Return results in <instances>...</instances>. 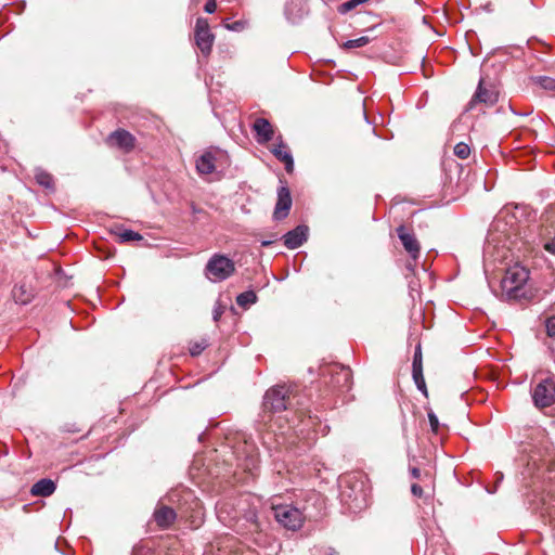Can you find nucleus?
Wrapping results in <instances>:
<instances>
[{"instance_id":"5701e85b","label":"nucleus","mask_w":555,"mask_h":555,"mask_svg":"<svg viewBox=\"0 0 555 555\" xmlns=\"http://www.w3.org/2000/svg\"><path fill=\"white\" fill-rule=\"evenodd\" d=\"M370 42V38L366 36L359 37L357 39H350L343 44L344 49H357L366 46Z\"/></svg>"},{"instance_id":"e433bc0d","label":"nucleus","mask_w":555,"mask_h":555,"mask_svg":"<svg viewBox=\"0 0 555 555\" xmlns=\"http://www.w3.org/2000/svg\"><path fill=\"white\" fill-rule=\"evenodd\" d=\"M411 474H412V476H413L414 478H418V477H420V475H421V472H420V469H418V468L414 467V468H412V469H411Z\"/></svg>"},{"instance_id":"0eeeda50","label":"nucleus","mask_w":555,"mask_h":555,"mask_svg":"<svg viewBox=\"0 0 555 555\" xmlns=\"http://www.w3.org/2000/svg\"><path fill=\"white\" fill-rule=\"evenodd\" d=\"M263 409L270 412H281L289 405L288 389L285 386H275L269 389L263 397Z\"/></svg>"},{"instance_id":"f8f14e48","label":"nucleus","mask_w":555,"mask_h":555,"mask_svg":"<svg viewBox=\"0 0 555 555\" xmlns=\"http://www.w3.org/2000/svg\"><path fill=\"white\" fill-rule=\"evenodd\" d=\"M292 197L287 186L282 185L278 190V202L275 204L273 217L276 220L284 219L291 209Z\"/></svg>"},{"instance_id":"9b49d317","label":"nucleus","mask_w":555,"mask_h":555,"mask_svg":"<svg viewBox=\"0 0 555 555\" xmlns=\"http://www.w3.org/2000/svg\"><path fill=\"white\" fill-rule=\"evenodd\" d=\"M224 157L223 152L220 150H208L205 151L197 159H196V170L199 175H210L212 173L219 160Z\"/></svg>"},{"instance_id":"c9c22d12","label":"nucleus","mask_w":555,"mask_h":555,"mask_svg":"<svg viewBox=\"0 0 555 555\" xmlns=\"http://www.w3.org/2000/svg\"><path fill=\"white\" fill-rule=\"evenodd\" d=\"M324 555H338V552L332 547H327L324 550Z\"/></svg>"},{"instance_id":"4c0bfd02","label":"nucleus","mask_w":555,"mask_h":555,"mask_svg":"<svg viewBox=\"0 0 555 555\" xmlns=\"http://www.w3.org/2000/svg\"><path fill=\"white\" fill-rule=\"evenodd\" d=\"M14 297H15L16 301H20L22 304H26L28 301V298L24 299V298L18 297L16 294V291H14Z\"/></svg>"},{"instance_id":"ea45409f","label":"nucleus","mask_w":555,"mask_h":555,"mask_svg":"<svg viewBox=\"0 0 555 555\" xmlns=\"http://www.w3.org/2000/svg\"><path fill=\"white\" fill-rule=\"evenodd\" d=\"M219 315H220V313L218 311H216L215 317H214L216 321L218 320Z\"/></svg>"},{"instance_id":"393cba45","label":"nucleus","mask_w":555,"mask_h":555,"mask_svg":"<svg viewBox=\"0 0 555 555\" xmlns=\"http://www.w3.org/2000/svg\"><path fill=\"white\" fill-rule=\"evenodd\" d=\"M369 0H349V1H346L344 3H341L339 7H338V12L340 14H346L348 13L349 11L353 10L354 8H357L358 5L362 4V3H365L367 2Z\"/></svg>"},{"instance_id":"c85d7f7f","label":"nucleus","mask_w":555,"mask_h":555,"mask_svg":"<svg viewBox=\"0 0 555 555\" xmlns=\"http://www.w3.org/2000/svg\"><path fill=\"white\" fill-rule=\"evenodd\" d=\"M422 354H421V347L418 346L415 350L414 357H413V363H412V370H422Z\"/></svg>"},{"instance_id":"f03ea898","label":"nucleus","mask_w":555,"mask_h":555,"mask_svg":"<svg viewBox=\"0 0 555 555\" xmlns=\"http://www.w3.org/2000/svg\"><path fill=\"white\" fill-rule=\"evenodd\" d=\"M502 297L507 301H528L533 297L529 285V270L515 263L506 269L501 281Z\"/></svg>"},{"instance_id":"bb28decb","label":"nucleus","mask_w":555,"mask_h":555,"mask_svg":"<svg viewBox=\"0 0 555 555\" xmlns=\"http://www.w3.org/2000/svg\"><path fill=\"white\" fill-rule=\"evenodd\" d=\"M119 238L121 242H130V241H140L142 236L140 233L134 232L132 230H122L119 233Z\"/></svg>"},{"instance_id":"aec40b11","label":"nucleus","mask_w":555,"mask_h":555,"mask_svg":"<svg viewBox=\"0 0 555 555\" xmlns=\"http://www.w3.org/2000/svg\"><path fill=\"white\" fill-rule=\"evenodd\" d=\"M35 179L37 183L40 184L41 186L46 189H53L54 179L49 172L42 169H36Z\"/></svg>"},{"instance_id":"2f4dec72","label":"nucleus","mask_w":555,"mask_h":555,"mask_svg":"<svg viewBox=\"0 0 555 555\" xmlns=\"http://www.w3.org/2000/svg\"><path fill=\"white\" fill-rule=\"evenodd\" d=\"M428 420H429V424H430L431 430L434 433H438L439 420H438L437 415L434 412H429L428 413Z\"/></svg>"},{"instance_id":"6e6552de","label":"nucleus","mask_w":555,"mask_h":555,"mask_svg":"<svg viewBox=\"0 0 555 555\" xmlns=\"http://www.w3.org/2000/svg\"><path fill=\"white\" fill-rule=\"evenodd\" d=\"M330 377V385L334 390L346 392L352 386V373L347 366L334 363L327 367Z\"/></svg>"},{"instance_id":"9d476101","label":"nucleus","mask_w":555,"mask_h":555,"mask_svg":"<svg viewBox=\"0 0 555 555\" xmlns=\"http://www.w3.org/2000/svg\"><path fill=\"white\" fill-rule=\"evenodd\" d=\"M397 234L411 260L416 262L420 257L421 246L415 234L412 231H409L404 225L397 228ZM414 266L415 263L409 262L406 268L409 270H413Z\"/></svg>"},{"instance_id":"4be33fe9","label":"nucleus","mask_w":555,"mask_h":555,"mask_svg":"<svg viewBox=\"0 0 555 555\" xmlns=\"http://www.w3.org/2000/svg\"><path fill=\"white\" fill-rule=\"evenodd\" d=\"M534 82L539 85L545 91L552 92L555 94V78L547 76H538L533 78Z\"/></svg>"},{"instance_id":"412c9836","label":"nucleus","mask_w":555,"mask_h":555,"mask_svg":"<svg viewBox=\"0 0 555 555\" xmlns=\"http://www.w3.org/2000/svg\"><path fill=\"white\" fill-rule=\"evenodd\" d=\"M256 301H257V295L253 291L243 292L236 297V304L241 308H244V309L248 308L250 305L255 304Z\"/></svg>"},{"instance_id":"a211bd4d","label":"nucleus","mask_w":555,"mask_h":555,"mask_svg":"<svg viewBox=\"0 0 555 555\" xmlns=\"http://www.w3.org/2000/svg\"><path fill=\"white\" fill-rule=\"evenodd\" d=\"M271 152L280 162L284 163L287 172L293 171V156L288 150V146L282 141L281 138L280 141L276 144H274Z\"/></svg>"},{"instance_id":"423d86ee","label":"nucleus","mask_w":555,"mask_h":555,"mask_svg":"<svg viewBox=\"0 0 555 555\" xmlns=\"http://www.w3.org/2000/svg\"><path fill=\"white\" fill-rule=\"evenodd\" d=\"M242 519L246 522L247 531L243 532L246 539L250 540L257 546H266L269 542V535L264 532L263 526L258 519L256 508L246 511Z\"/></svg>"},{"instance_id":"c03bdc74","label":"nucleus","mask_w":555,"mask_h":555,"mask_svg":"<svg viewBox=\"0 0 555 555\" xmlns=\"http://www.w3.org/2000/svg\"><path fill=\"white\" fill-rule=\"evenodd\" d=\"M503 478V475H500V477L498 478V481H501Z\"/></svg>"},{"instance_id":"f3484780","label":"nucleus","mask_w":555,"mask_h":555,"mask_svg":"<svg viewBox=\"0 0 555 555\" xmlns=\"http://www.w3.org/2000/svg\"><path fill=\"white\" fill-rule=\"evenodd\" d=\"M177 514L173 508L165 505L157 506L154 512V520L158 527L166 529L173 524Z\"/></svg>"},{"instance_id":"39448f33","label":"nucleus","mask_w":555,"mask_h":555,"mask_svg":"<svg viewBox=\"0 0 555 555\" xmlns=\"http://www.w3.org/2000/svg\"><path fill=\"white\" fill-rule=\"evenodd\" d=\"M532 399L537 408H548L555 403V377L552 375L537 377L532 389Z\"/></svg>"},{"instance_id":"4468645a","label":"nucleus","mask_w":555,"mask_h":555,"mask_svg":"<svg viewBox=\"0 0 555 555\" xmlns=\"http://www.w3.org/2000/svg\"><path fill=\"white\" fill-rule=\"evenodd\" d=\"M253 131L256 134V140L260 144L271 141L274 137V130L270 121L266 118H256L253 124Z\"/></svg>"},{"instance_id":"dca6fc26","label":"nucleus","mask_w":555,"mask_h":555,"mask_svg":"<svg viewBox=\"0 0 555 555\" xmlns=\"http://www.w3.org/2000/svg\"><path fill=\"white\" fill-rule=\"evenodd\" d=\"M307 235L308 228L306 225H298L283 236L284 245L289 249L298 248L307 241Z\"/></svg>"},{"instance_id":"72a5a7b5","label":"nucleus","mask_w":555,"mask_h":555,"mask_svg":"<svg viewBox=\"0 0 555 555\" xmlns=\"http://www.w3.org/2000/svg\"><path fill=\"white\" fill-rule=\"evenodd\" d=\"M217 9L216 0H208L204 7L206 13H214Z\"/></svg>"},{"instance_id":"79ce46f5","label":"nucleus","mask_w":555,"mask_h":555,"mask_svg":"<svg viewBox=\"0 0 555 555\" xmlns=\"http://www.w3.org/2000/svg\"><path fill=\"white\" fill-rule=\"evenodd\" d=\"M343 482L349 483V479H348V478H345V479L343 480Z\"/></svg>"},{"instance_id":"c756f323","label":"nucleus","mask_w":555,"mask_h":555,"mask_svg":"<svg viewBox=\"0 0 555 555\" xmlns=\"http://www.w3.org/2000/svg\"><path fill=\"white\" fill-rule=\"evenodd\" d=\"M545 328L550 337H555V315L546 319Z\"/></svg>"},{"instance_id":"20e7f679","label":"nucleus","mask_w":555,"mask_h":555,"mask_svg":"<svg viewBox=\"0 0 555 555\" xmlns=\"http://www.w3.org/2000/svg\"><path fill=\"white\" fill-rule=\"evenodd\" d=\"M235 272V263L222 254H214L205 267V275L211 282H221Z\"/></svg>"},{"instance_id":"7ed1b4c3","label":"nucleus","mask_w":555,"mask_h":555,"mask_svg":"<svg viewBox=\"0 0 555 555\" xmlns=\"http://www.w3.org/2000/svg\"><path fill=\"white\" fill-rule=\"evenodd\" d=\"M271 508L275 520L287 530H298L304 524L302 512L293 504L272 502Z\"/></svg>"},{"instance_id":"1a4fd4ad","label":"nucleus","mask_w":555,"mask_h":555,"mask_svg":"<svg viewBox=\"0 0 555 555\" xmlns=\"http://www.w3.org/2000/svg\"><path fill=\"white\" fill-rule=\"evenodd\" d=\"M195 44L201 50L204 56H208L211 52L215 36L210 31L208 21L203 17L196 20L194 31Z\"/></svg>"},{"instance_id":"58836bf2","label":"nucleus","mask_w":555,"mask_h":555,"mask_svg":"<svg viewBox=\"0 0 555 555\" xmlns=\"http://www.w3.org/2000/svg\"><path fill=\"white\" fill-rule=\"evenodd\" d=\"M341 498H343V499H347V498H348V499H351V498H352V495H351V494H347V493H346V491H343V492H341Z\"/></svg>"},{"instance_id":"7c9ffc66","label":"nucleus","mask_w":555,"mask_h":555,"mask_svg":"<svg viewBox=\"0 0 555 555\" xmlns=\"http://www.w3.org/2000/svg\"><path fill=\"white\" fill-rule=\"evenodd\" d=\"M543 247L547 253L555 256V234L545 240Z\"/></svg>"},{"instance_id":"cd10ccee","label":"nucleus","mask_w":555,"mask_h":555,"mask_svg":"<svg viewBox=\"0 0 555 555\" xmlns=\"http://www.w3.org/2000/svg\"><path fill=\"white\" fill-rule=\"evenodd\" d=\"M224 26L227 29L232 30V31H242L247 27V22L240 20V21L233 22L232 24H225Z\"/></svg>"},{"instance_id":"a19ab883","label":"nucleus","mask_w":555,"mask_h":555,"mask_svg":"<svg viewBox=\"0 0 555 555\" xmlns=\"http://www.w3.org/2000/svg\"><path fill=\"white\" fill-rule=\"evenodd\" d=\"M352 500L353 501H358L359 500L358 493H354V498Z\"/></svg>"},{"instance_id":"b1692460","label":"nucleus","mask_w":555,"mask_h":555,"mask_svg":"<svg viewBox=\"0 0 555 555\" xmlns=\"http://www.w3.org/2000/svg\"><path fill=\"white\" fill-rule=\"evenodd\" d=\"M413 379L415 382L416 387L426 396L427 389L425 379L423 376V369L422 370H412Z\"/></svg>"},{"instance_id":"473e14b6","label":"nucleus","mask_w":555,"mask_h":555,"mask_svg":"<svg viewBox=\"0 0 555 555\" xmlns=\"http://www.w3.org/2000/svg\"><path fill=\"white\" fill-rule=\"evenodd\" d=\"M206 347H207V344L205 341L195 343L190 348V352H191L192 356H198Z\"/></svg>"},{"instance_id":"ddd939ff","label":"nucleus","mask_w":555,"mask_h":555,"mask_svg":"<svg viewBox=\"0 0 555 555\" xmlns=\"http://www.w3.org/2000/svg\"><path fill=\"white\" fill-rule=\"evenodd\" d=\"M496 101L498 93L493 89L486 88L483 79H480L478 88L469 102V108H473L476 103H483L487 106H492Z\"/></svg>"},{"instance_id":"f257e3e1","label":"nucleus","mask_w":555,"mask_h":555,"mask_svg":"<svg viewBox=\"0 0 555 555\" xmlns=\"http://www.w3.org/2000/svg\"><path fill=\"white\" fill-rule=\"evenodd\" d=\"M524 486L529 490L526 495L534 511L547 514L555 527V468H544L533 456L528 459L521 472Z\"/></svg>"},{"instance_id":"6ab92c4d","label":"nucleus","mask_w":555,"mask_h":555,"mask_svg":"<svg viewBox=\"0 0 555 555\" xmlns=\"http://www.w3.org/2000/svg\"><path fill=\"white\" fill-rule=\"evenodd\" d=\"M56 489L55 483L51 479H40L31 487V494L35 496H49Z\"/></svg>"},{"instance_id":"37998d69","label":"nucleus","mask_w":555,"mask_h":555,"mask_svg":"<svg viewBox=\"0 0 555 555\" xmlns=\"http://www.w3.org/2000/svg\"><path fill=\"white\" fill-rule=\"evenodd\" d=\"M269 244H270L269 242H263V243H262V245H263V246H267V245H269Z\"/></svg>"},{"instance_id":"2eb2a0df","label":"nucleus","mask_w":555,"mask_h":555,"mask_svg":"<svg viewBox=\"0 0 555 555\" xmlns=\"http://www.w3.org/2000/svg\"><path fill=\"white\" fill-rule=\"evenodd\" d=\"M107 141L111 145L129 152L134 147L135 138L130 132L119 129L111 133Z\"/></svg>"},{"instance_id":"a18cd8bd","label":"nucleus","mask_w":555,"mask_h":555,"mask_svg":"<svg viewBox=\"0 0 555 555\" xmlns=\"http://www.w3.org/2000/svg\"><path fill=\"white\" fill-rule=\"evenodd\" d=\"M132 555H137V553L134 552Z\"/></svg>"},{"instance_id":"a878e982","label":"nucleus","mask_w":555,"mask_h":555,"mask_svg":"<svg viewBox=\"0 0 555 555\" xmlns=\"http://www.w3.org/2000/svg\"><path fill=\"white\" fill-rule=\"evenodd\" d=\"M470 154V147L464 142H460L454 146V155L461 159H466Z\"/></svg>"},{"instance_id":"f704fd0d","label":"nucleus","mask_w":555,"mask_h":555,"mask_svg":"<svg viewBox=\"0 0 555 555\" xmlns=\"http://www.w3.org/2000/svg\"><path fill=\"white\" fill-rule=\"evenodd\" d=\"M411 492L413 493V495L420 498L423 494V488L417 483H413L411 487Z\"/></svg>"}]
</instances>
